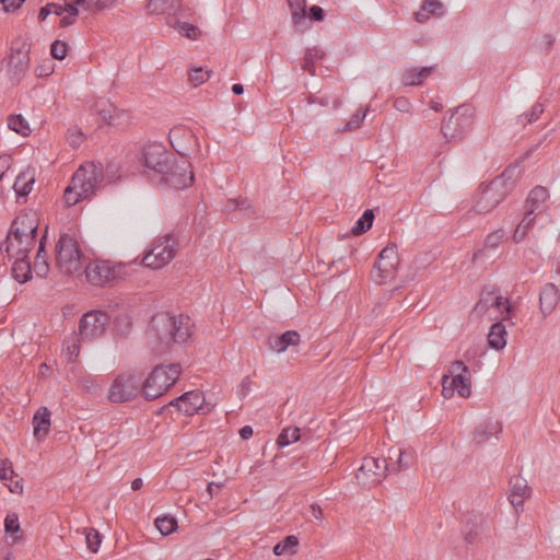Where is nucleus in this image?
<instances>
[{
	"instance_id": "nucleus-5",
	"label": "nucleus",
	"mask_w": 560,
	"mask_h": 560,
	"mask_svg": "<svg viewBox=\"0 0 560 560\" xmlns=\"http://www.w3.org/2000/svg\"><path fill=\"white\" fill-rule=\"evenodd\" d=\"M475 118V108L469 104L457 106L447 120L442 122L441 132L451 143L462 141L471 129Z\"/></svg>"
},
{
	"instance_id": "nucleus-43",
	"label": "nucleus",
	"mask_w": 560,
	"mask_h": 560,
	"mask_svg": "<svg viewBox=\"0 0 560 560\" xmlns=\"http://www.w3.org/2000/svg\"><path fill=\"white\" fill-rule=\"evenodd\" d=\"M374 220V213L372 210L368 209L363 212V214L357 220L354 225L352 226V233L354 235H361L371 229Z\"/></svg>"
},
{
	"instance_id": "nucleus-62",
	"label": "nucleus",
	"mask_w": 560,
	"mask_h": 560,
	"mask_svg": "<svg viewBox=\"0 0 560 560\" xmlns=\"http://www.w3.org/2000/svg\"><path fill=\"white\" fill-rule=\"evenodd\" d=\"M308 18L312 21L320 22L325 18V12L320 7L312 5L308 10Z\"/></svg>"
},
{
	"instance_id": "nucleus-7",
	"label": "nucleus",
	"mask_w": 560,
	"mask_h": 560,
	"mask_svg": "<svg viewBox=\"0 0 560 560\" xmlns=\"http://www.w3.org/2000/svg\"><path fill=\"white\" fill-rule=\"evenodd\" d=\"M457 393L458 396L467 398L471 394V380L467 365L463 361H455L450 368V375L442 377V395L450 399Z\"/></svg>"
},
{
	"instance_id": "nucleus-58",
	"label": "nucleus",
	"mask_w": 560,
	"mask_h": 560,
	"mask_svg": "<svg viewBox=\"0 0 560 560\" xmlns=\"http://www.w3.org/2000/svg\"><path fill=\"white\" fill-rule=\"evenodd\" d=\"M54 72V65L49 59L44 60L35 68V74L38 78H45Z\"/></svg>"
},
{
	"instance_id": "nucleus-39",
	"label": "nucleus",
	"mask_w": 560,
	"mask_h": 560,
	"mask_svg": "<svg viewBox=\"0 0 560 560\" xmlns=\"http://www.w3.org/2000/svg\"><path fill=\"white\" fill-rule=\"evenodd\" d=\"M325 51L319 47L307 48L304 58L302 69L307 71L311 75H315V60L323 59Z\"/></svg>"
},
{
	"instance_id": "nucleus-1",
	"label": "nucleus",
	"mask_w": 560,
	"mask_h": 560,
	"mask_svg": "<svg viewBox=\"0 0 560 560\" xmlns=\"http://www.w3.org/2000/svg\"><path fill=\"white\" fill-rule=\"evenodd\" d=\"M194 323L187 315L160 312L152 316L147 342L156 353L167 351L173 343H184L192 335Z\"/></svg>"
},
{
	"instance_id": "nucleus-13",
	"label": "nucleus",
	"mask_w": 560,
	"mask_h": 560,
	"mask_svg": "<svg viewBox=\"0 0 560 560\" xmlns=\"http://www.w3.org/2000/svg\"><path fill=\"white\" fill-rule=\"evenodd\" d=\"M142 387V376L137 372H127L118 375L113 382L108 399L113 402H124L132 399Z\"/></svg>"
},
{
	"instance_id": "nucleus-45",
	"label": "nucleus",
	"mask_w": 560,
	"mask_h": 560,
	"mask_svg": "<svg viewBox=\"0 0 560 560\" xmlns=\"http://www.w3.org/2000/svg\"><path fill=\"white\" fill-rule=\"evenodd\" d=\"M8 127L21 136H28L31 128L27 121L21 115H11L8 118Z\"/></svg>"
},
{
	"instance_id": "nucleus-29",
	"label": "nucleus",
	"mask_w": 560,
	"mask_h": 560,
	"mask_svg": "<svg viewBox=\"0 0 560 560\" xmlns=\"http://www.w3.org/2000/svg\"><path fill=\"white\" fill-rule=\"evenodd\" d=\"M549 194L545 187L537 186L530 190L525 208L527 212H532L533 214H538L545 209V202L548 199Z\"/></svg>"
},
{
	"instance_id": "nucleus-42",
	"label": "nucleus",
	"mask_w": 560,
	"mask_h": 560,
	"mask_svg": "<svg viewBox=\"0 0 560 560\" xmlns=\"http://www.w3.org/2000/svg\"><path fill=\"white\" fill-rule=\"evenodd\" d=\"M299 546V539L294 535L287 536L282 541L278 542L273 547V553L276 556H283L285 553H295V548Z\"/></svg>"
},
{
	"instance_id": "nucleus-37",
	"label": "nucleus",
	"mask_w": 560,
	"mask_h": 560,
	"mask_svg": "<svg viewBox=\"0 0 560 560\" xmlns=\"http://www.w3.org/2000/svg\"><path fill=\"white\" fill-rule=\"evenodd\" d=\"M80 335L72 334L63 342L62 354L68 362H74L80 354Z\"/></svg>"
},
{
	"instance_id": "nucleus-31",
	"label": "nucleus",
	"mask_w": 560,
	"mask_h": 560,
	"mask_svg": "<svg viewBox=\"0 0 560 560\" xmlns=\"http://www.w3.org/2000/svg\"><path fill=\"white\" fill-rule=\"evenodd\" d=\"M166 24L177 31L182 36L188 39L196 40L200 37L201 31L191 23L182 22L177 19V15L166 18Z\"/></svg>"
},
{
	"instance_id": "nucleus-38",
	"label": "nucleus",
	"mask_w": 560,
	"mask_h": 560,
	"mask_svg": "<svg viewBox=\"0 0 560 560\" xmlns=\"http://www.w3.org/2000/svg\"><path fill=\"white\" fill-rule=\"evenodd\" d=\"M44 240H45V236L42 237V240L39 242L38 250H37V254H36V257H35V261H34V265H33V270L35 271V273L38 277H42V278L47 277V275L49 272V265H48V261H47V254H46V252L44 249Z\"/></svg>"
},
{
	"instance_id": "nucleus-8",
	"label": "nucleus",
	"mask_w": 560,
	"mask_h": 560,
	"mask_svg": "<svg viewBox=\"0 0 560 560\" xmlns=\"http://www.w3.org/2000/svg\"><path fill=\"white\" fill-rule=\"evenodd\" d=\"M153 182L177 190L187 188L194 182L191 165L187 160L172 159Z\"/></svg>"
},
{
	"instance_id": "nucleus-40",
	"label": "nucleus",
	"mask_w": 560,
	"mask_h": 560,
	"mask_svg": "<svg viewBox=\"0 0 560 560\" xmlns=\"http://www.w3.org/2000/svg\"><path fill=\"white\" fill-rule=\"evenodd\" d=\"M440 9H442V3L439 0H425L421 9L415 14V19L419 23H424L431 14H434Z\"/></svg>"
},
{
	"instance_id": "nucleus-61",
	"label": "nucleus",
	"mask_w": 560,
	"mask_h": 560,
	"mask_svg": "<svg viewBox=\"0 0 560 560\" xmlns=\"http://www.w3.org/2000/svg\"><path fill=\"white\" fill-rule=\"evenodd\" d=\"M7 481L8 482L5 483V486L8 487L10 492H12V493H22L23 485H22L21 479L18 478V476L16 477H12V479H8Z\"/></svg>"
},
{
	"instance_id": "nucleus-27",
	"label": "nucleus",
	"mask_w": 560,
	"mask_h": 560,
	"mask_svg": "<svg viewBox=\"0 0 560 560\" xmlns=\"http://www.w3.org/2000/svg\"><path fill=\"white\" fill-rule=\"evenodd\" d=\"M434 66L429 67H409L404 70L401 73V83L407 86H416L421 85L427 78L432 73V71L435 69Z\"/></svg>"
},
{
	"instance_id": "nucleus-48",
	"label": "nucleus",
	"mask_w": 560,
	"mask_h": 560,
	"mask_svg": "<svg viewBox=\"0 0 560 560\" xmlns=\"http://www.w3.org/2000/svg\"><path fill=\"white\" fill-rule=\"evenodd\" d=\"M300 440L299 428H285L278 436L277 443L280 447H284Z\"/></svg>"
},
{
	"instance_id": "nucleus-32",
	"label": "nucleus",
	"mask_w": 560,
	"mask_h": 560,
	"mask_svg": "<svg viewBox=\"0 0 560 560\" xmlns=\"http://www.w3.org/2000/svg\"><path fill=\"white\" fill-rule=\"evenodd\" d=\"M34 436L42 439L47 435L50 427V412L46 407L39 408L33 417Z\"/></svg>"
},
{
	"instance_id": "nucleus-64",
	"label": "nucleus",
	"mask_w": 560,
	"mask_h": 560,
	"mask_svg": "<svg viewBox=\"0 0 560 560\" xmlns=\"http://www.w3.org/2000/svg\"><path fill=\"white\" fill-rule=\"evenodd\" d=\"M394 107L399 112H408L410 108V103L407 98L399 97L395 100Z\"/></svg>"
},
{
	"instance_id": "nucleus-17",
	"label": "nucleus",
	"mask_w": 560,
	"mask_h": 560,
	"mask_svg": "<svg viewBox=\"0 0 560 560\" xmlns=\"http://www.w3.org/2000/svg\"><path fill=\"white\" fill-rule=\"evenodd\" d=\"M171 160V154L161 143H150L143 149V166L152 180L161 174Z\"/></svg>"
},
{
	"instance_id": "nucleus-41",
	"label": "nucleus",
	"mask_w": 560,
	"mask_h": 560,
	"mask_svg": "<svg viewBox=\"0 0 560 560\" xmlns=\"http://www.w3.org/2000/svg\"><path fill=\"white\" fill-rule=\"evenodd\" d=\"M535 218H536L535 214H533L532 212H527V211L525 212L522 221L518 223V225L516 226V229L514 231V234H513L514 242L518 243L524 240V237L528 233L529 229L534 224Z\"/></svg>"
},
{
	"instance_id": "nucleus-30",
	"label": "nucleus",
	"mask_w": 560,
	"mask_h": 560,
	"mask_svg": "<svg viewBox=\"0 0 560 560\" xmlns=\"http://www.w3.org/2000/svg\"><path fill=\"white\" fill-rule=\"evenodd\" d=\"M501 431L502 424L499 420L487 419L476 428L474 439L478 443H485L492 435H498Z\"/></svg>"
},
{
	"instance_id": "nucleus-20",
	"label": "nucleus",
	"mask_w": 560,
	"mask_h": 560,
	"mask_svg": "<svg viewBox=\"0 0 560 560\" xmlns=\"http://www.w3.org/2000/svg\"><path fill=\"white\" fill-rule=\"evenodd\" d=\"M170 406H176L178 410L186 415H194L197 412L208 413L211 408L205 404V396L198 390H191L183 394L170 402Z\"/></svg>"
},
{
	"instance_id": "nucleus-47",
	"label": "nucleus",
	"mask_w": 560,
	"mask_h": 560,
	"mask_svg": "<svg viewBox=\"0 0 560 560\" xmlns=\"http://www.w3.org/2000/svg\"><path fill=\"white\" fill-rule=\"evenodd\" d=\"M83 534L85 536L88 549L93 553L97 552L102 542V536L100 532L93 527H90L84 528Z\"/></svg>"
},
{
	"instance_id": "nucleus-11",
	"label": "nucleus",
	"mask_w": 560,
	"mask_h": 560,
	"mask_svg": "<svg viewBox=\"0 0 560 560\" xmlns=\"http://www.w3.org/2000/svg\"><path fill=\"white\" fill-rule=\"evenodd\" d=\"M104 179L102 164L88 162L81 165L73 174L71 182L73 187L81 190V194L91 197L95 194Z\"/></svg>"
},
{
	"instance_id": "nucleus-34",
	"label": "nucleus",
	"mask_w": 560,
	"mask_h": 560,
	"mask_svg": "<svg viewBox=\"0 0 560 560\" xmlns=\"http://www.w3.org/2000/svg\"><path fill=\"white\" fill-rule=\"evenodd\" d=\"M506 329L501 322L492 324L488 334V341L491 348L501 350L506 346Z\"/></svg>"
},
{
	"instance_id": "nucleus-51",
	"label": "nucleus",
	"mask_w": 560,
	"mask_h": 560,
	"mask_svg": "<svg viewBox=\"0 0 560 560\" xmlns=\"http://www.w3.org/2000/svg\"><path fill=\"white\" fill-rule=\"evenodd\" d=\"M544 113V106L540 103H536L532 106L528 113H524L520 116V121L524 125L530 124L539 118V116Z\"/></svg>"
},
{
	"instance_id": "nucleus-35",
	"label": "nucleus",
	"mask_w": 560,
	"mask_h": 560,
	"mask_svg": "<svg viewBox=\"0 0 560 560\" xmlns=\"http://www.w3.org/2000/svg\"><path fill=\"white\" fill-rule=\"evenodd\" d=\"M4 532L10 538V545H15L22 540V536L19 535L21 532L19 516L15 512H10L7 514L4 518Z\"/></svg>"
},
{
	"instance_id": "nucleus-6",
	"label": "nucleus",
	"mask_w": 560,
	"mask_h": 560,
	"mask_svg": "<svg viewBox=\"0 0 560 560\" xmlns=\"http://www.w3.org/2000/svg\"><path fill=\"white\" fill-rule=\"evenodd\" d=\"M182 373V366L176 363L156 366L142 382V392L147 399H155L162 396L175 384Z\"/></svg>"
},
{
	"instance_id": "nucleus-63",
	"label": "nucleus",
	"mask_w": 560,
	"mask_h": 560,
	"mask_svg": "<svg viewBox=\"0 0 560 560\" xmlns=\"http://www.w3.org/2000/svg\"><path fill=\"white\" fill-rule=\"evenodd\" d=\"M88 0H65L67 5H69V12L73 14H79V7H86Z\"/></svg>"
},
{
	"instance_id": "nucleus-54",
	"label": "nucleus",
	"mask_w": 560,
	"mask_h": 560,
	"mask_svg": "<svg viewBox=\"0 0 560 560\" xmlns=\"http://www.w3.org/2000/svg\"><path fill=\"white\" fill-rule=\"evenodd\" d=\"M209 78L210 73L202 68H195L189 73V80L195 86L205 83Z\"/></svg>"
},
{
	"instance_id": "nucleus-4",
	"label": "nucleus",
	"mask_w": 560,
	"mask_h": 560,
	"mask_svg": "<svg viewBox=\"0 0 560 560\" xmlns=\"http://www.w3.org/2000/svg\"><path fill=\"white\" fill-rule=\"evenodd\" d=\"M178 249V238L174 233H166L154 238L142 257V265L151 269H161L168 265Z\"/></svg>"
},
{
	"instance_id": "nucleus-60",
	"label": "nucleus",
	"mask_w": 560,
	"mask_h": 560,
	"mask_svg": "<svg viewBox=\"0 0 560 560\" xmlns=\"http://www.w3.org/2000/svg\"><path fill=\"white\" fill-rule=\"evenodd\" d=\"M26 0H0L4 12H14L21 8Z\"/></svg>"
},
{
	"instance_id": "nucleus-36",
	"label": "nucleus",
	"mask_w": 560,
	"mask_h": 560,
	"mask_svg": "<svg viewBox=\"0 0 560 560\" xmlns=\"http://www.w3.org/2000/svg\"><path fill=\"white\" fill-rule=\"evenodd\" d=\"M291 12L292 23L295 27H301L306 18V0H287Z\"/></svg>"
},
{
	"instance_id": "nucleus-10",
	"label": "nucleus",
	"mask_w": 560,
	"mask_h": 560,
	"mask_svg": "<svg viewBox=\"0 0 560 560\" xmlns=\"http://www.w3.org/2000/svg\"><path fill=\"white\" fill-rule=\"evenodd\" d=\"M127 275L125 264L109 260H94L85 267V277L93 285H105L122 279Z\"/></svg>"
},
{
	"instance_id": "nucleus-59",
	"label": "nucleus",
	"mask_w": 560,
	"mask_h": 560,
	"mask_svg": "<svg viewBox=\"0 0 560 560\" xmlns=\"http://www.w3.org/2000/svg\"><path fill=\"white\" fill-rule=\"evenodd\" d=\"M12 477H16L12 465L8 460H3L0 465V479L7 481L8 479H12Z\"/></svg>"
},
{
	"instance_id": "nucleus-53",
	"label": "nucleus",
	"mask_w": 560,
	"mask_h": 560,
	"mask_svg": "<svg viewBox=\"0 0 560 560\" xmlns=\"http://www.w3.org/2000/svg\"><path fill=\"white\" fill-rule=\"evenodd\" d=\"M78 385L81 389L89 393H96L101 386L92 376H82L78 380Z\"/></svg>"
},
{
	"instance_id": "nucleus-52",
	"label": "nucleus",
	"mask_w": 560,
	"mask_h": 560,
	"mask_svg": "<svg viewBox=\"0 0 560 560\" xmlns=\"http://www.w3.org/2000/svg\"><path fill=\"white\" fill-rule=\"evenodd\" d=\"M116 2L117 0H88L85 10L91 12H100L114 5Z\"/></svg>"
},
{
	"instance_id": "nucleus-46",
	"label": "nucleus",
	"mask_w": 560,
	"mask_h": 560,
	"mask_svg": "<svg viewBox=\"0 0 560 560\" xmlns=\"http://www.w3.org/2000/svg\"><path fill=\"white\" fill-rule=\"evenodd\" d=\"M503 236H504L503 230H497V231L490 233L485 240V248L476 252L474 254L472 259L477 260L480 256H482L485 254V249H487V248H497L499 246V244L502 242Z\"/></svg>"
},
{
	"instance_id": "nucleus-26",
	"label": "nucleus",
	"mask_w": 560,
	"mask_h": 560,
	"mask_svg": "<svg viewBox=\"0 0 560 560\" xmlns=\"http://www.w3.org/2000/svg\"><path fill=\"white\" fill-rule=\"evenodd\" d=\"M36 182V170L33 166H27L21 172L14 182L13 189L18 198L26 197L33 190Z\"/></svg>"
},
{
	"instance_id": "nucleus-56",
	"label": "nucleus",
	"mask_w": 560,
	"mask_h": 560,
	"mask_svg": "<svg viewBox=\"0 0 560 560\" xmlns=\"http://www.w3.org/2000/svg\"><path fill=\"white\" fill-rule=\"evenodd\" d=\"M83 132L77 128H70L67 133V140L68 142L73 147H79L83 142Z\"/></svg>"
},
{
	"instance_id": "nucleus-14",
	"label": "nucleus",
	"mask_w": 560,
	"mask_h": 560,
	"mask_svg": "<svg viewBox=\"0 0 560 560\" xmlns=\"http://www.w3.org/2000/svg\"><path fill=\"white\" fill-rule=\"evenodd\" d=\"M388 470L389 465L386 459L368 456L363 458L355 478L361 486L371 488L378 485L387 476Z\"/></svg>"
},
{
	"instance_id": "nucleus-18",
	"label": "nucleus",
	"mask_w": 560,
	"mask_h": 560,
	"mask_svg": "<svg viewBox=\"0 0 560 560\" xmlns=\"http://www.w3.org/2000/svg\"><path fill=\"white\" fill-rule=\"evenodd\" d=\"M92 113L101 117L103 121L115 127H125L130 124L131 115L128 110L117 108L105 98L97 100L92 106Z\"/></svg>"
},
{
	"instance_id": "nucleus-15",
	"label": "nucleus",
	"mask_w": 560,
	"mask_h": 560,
	"mask_svg": "<svg viewBox=\"0 0 560 560\" xmlns=\"http://www.w3.org/2000/svg\"><path fill=\"white\" fill-rule=\"evenodd\" d=\"M503 313H510L509 301L493 291H483L480 300L474 307L476 316H486L489 320L498 319Z\"/></svg>"
},
{
	"instance_id": "nucleus-25",
	"label": "nucleus",
	"mask_w": 560,
	"mask_h": 560,
	"mask_svg": "<svg viewBox=\"0 0 560 560\" xmlns=\"http://www.w3.org/2000/svg\"><path fill=\"white\" fill-rule=\"evenodd\" d=\"M301 341V336L295 330H287L281 335L270 336L268 346L270 350L281 353L284 352L290 346H298Z\"/></svg>"
},
{
	"instance_id": "nucleus-3",
	"label": "nucleus",
	"mask_w": 560,
	"mask_h": 560,
	"mask_svg": "<svg viewBox=\"0 0 560 560\" xmlns=\"http://www.w3.org/2000/svg\"><path fill=\"white\" fill-rule=\"evenodd\" d=\"M514 168H506L489 184L479 187L472 206L477 213L490 212L506 197L514 185Z\"/></svg>"
},
{
	"instance_id": "nucleus-2",
	"label": "nucleus",
	"mask_w": 560,
	"mask_h": 560,
	"mask_svg": "<svg viewBox=\"0 0 560 560\" xmlns=\"http://www.w3.org/2000/svg\"><path fill=\"white\" fill-rule=\"evenodd\" d=\"M37 231L36 219L33 215H19L11 225L5 241L0 245L9 257H28L35 245Z\"/></svg>"
},
{
	"instance_id": "nucleus-21",
	"label": "nucleus",
	"mask_w": 560,
	"mask_h": 560,
	"mask_svg": "<svg viewBox=\"0 0 560 560\" xmlns=\"http://www.w3.org/2000/svg\"><path fill=\"white\" fill-rule=\"evenodd\" d=\"M168 139L173 149L180 155H188L190 150L197 144V139L190 129L185 127H174L168 133Z\"/></svg>"
},
{
	"instance_id": "nucleus-24",
	"label": "nucleus",
	"mask_w": 560,
	"mask_h": 560,
	"mask_svg": "<svg viewBox=\"0 0 560 560\" xmlns=\"http://www.w3.org/2000/svg\"><path fill=\"white\" fill-rule=\"evenodd\" d=\"M145 10L149 14H165L166 18L175 16L183 11L182 0H148Z\"/></svg>"
},
{
	"instance_id": "nucleus-28",
	"label": "nucleus",
	"mask_w": 560,
	"mask_h": 560,
	"mask_svg": "<svg viewBox=\"0 0 560 560\" xmlns=\"http://www.w3.org/2000/svg\"><path fill=\"white\" fill-rule=\"evenodd\" d=\"M388 455L389 471L399 472L409 468L413 463L412 453H408L401 448H390Z\"/></svg>"
},
{
	"instance_id": "nucleus-50",
	"label": "nucleus",
	"mask_w": 560,
	"mask_h": 560,
	"mask_svg": "<svg viewBox=\"0 0 560 560\" xmlns=\"http://www.w3.org/2000/svg\"><path fill=\"white\" fill-rule=\"evenodd\" d=\"M88 198L84 194H81V190L73 187V183L65 189L63 192V201L66 206L71 207L77 205L80 200Z\"/></svg>"
},
{
	"instance_id": "nucleus-16",
	"label": "nucleus",
	"mask_w": 560,
	"mask_h": 560,
	"mask_svg": "<svg viewBox=\"0 0 560 560\" xmlns=\"http://www.w3.org/2000/svg\"><path fill=\"white\" fill-rule=\"evenodd\" d=\"M398 262L399 259L395 245H389L383 248L374 264V270L372 272L374 281L382 284L393 279Z\"/></svg>"
},
{
	"instance_id": "nucleus-44",
	"label": "nucleus",
	"mask_w": 560,
	"mask_h": 560,
	"mask_svg": "<svg viewBox=\"0 0 560 560\" xmlns=\"http://www.w3.org/2000/svg\"><path fill=\"white\" fill-rule=\"evenodd\" d=\"M156 529L163 535L167 536L177 529V521L173 516H160L156 517L155 522Z\"/></svg>"
},
{
	"instance_id": "nucleus-57",
	"label": "nucleus",
	"mask_w": 560,
	"mask_h": 560,
	"mask_svg": "<svg viewBox=\"0 0 560 560\" xmlns=\"http://www.w3.org/2000/svg\"><path fill=\"white\" fill-rule=\"evenodd\" d=\"M366 116V112L357 110L346 125L347 130L358 129Z\"/></svg>"
},
{
	"instance_id": "nucleus-12",
	"label": "nucleus",
	"mask_w": 560,
	"mask_h": 560,
	"mask_svg": "<svg viewBox=\"0 0 560 560\" xmlns=\"http://www.w3.org/2000/svg\"><path fill=\"white\" fill-rule=\"evenodd\" d=\"M109 325V316L102 311H90L79 322V335L82 342H91L102 338Z\"/></svg>"
},
{
	"instance_id": "nucleus-19",
	"label": "nucleus",
	"mask_w": 560,
	"mask_h": 560,
	"mask_svg": "<svg viewBox=\"0 0 560 560\" xmlns=\"http://www.w3.org/2000/svg\"><path fill=\"white\" fill-rule=\"evenodd\" d=\"M30 69V56L27 51L18 49L12 51L7 59L5 74L9 81L18 85L25 78Z\"/></svg>"
},
{
	"instance_id": "nucleus-9",
	"label": "nucleus",
	"mask_w": 560,
	"mask_h": 560,
	"mask_svg": "<svg viewBox=\"0 0 560 560\" xmlns=\"http://www.w3.org/2000/svg\"><path fill=\"white\" fill-rule=\"evenodd\" d=\"M56 266L67 275H72L81 268V250L77 240L68 234H62L55 247Z\"/></svg>"
},
{
	"instance_id": "nucleus-49",
	"label": "nucleus",
	"mask_w": 560,
	"mask_h": 560,
	"mask_svg": "<svg viewBox=\"0 0 560 560\" xmlns=\"http://www.w3.org/2000/svg\"><path fill=\"white\" fill-rule=\"evenodd\" d=\"M132 328V322L128 314L124 313L114 319V329L120 336H127Z\"/></svg>"
},
{
	"instance_id": "nucleus-23",
	"label": "nucleus",
	"mask_w": 560,
	"mask_h": 560,
	"mask_svg": "<svg viewBox=\"0 0 560 560\" xmlns=\"http://www.w3.org/2000/svg\"><path fill=\"white\" fill-rule=\"evenodd\" d=\"M560 300V292L553 283H547L542 287L539 294V308L544 317L550 315Z\"/></svg>"
},
{
	"instance_id": "nucleus-55",
	"label": "nucleus",
	"mask_w": 560,
	"mask_h": 560,
	"mask_svg": "<svg viewBox=\"0 0 560 560\" xmlns=\"http://www.w3.org/2000/svg\"><path fill=\"white\" fill-rule=\"evenodd\" d=\"M68 52V45L61 40H55L50 46V54L55 59L62 60Z\"/></svg>"
},
{
	"instance_id": "nucleus-22",
	"label": "nucleus",
	"mask_w": 560,
	"mask_h": 560,
	"mask_svg": "<svg viewBox=\"0 0 560 560\" xmlns=\"http://www.w3.org/2000/svg\"><path fill=\"white\" fill-rule=\"evenodd\" d=\"M532 490L527 480L520 475L510 479L509 501L515 509L516 513L523 511L524 501L530 497Z\"/></svg>"
},
{
	"instance_id": "nucleus-33",
	"label": "nucleus",
	"mask_w": 560,
	"mask_h": 560,
	"mask_svg": "<svg viewBox=\"0 0 560 560\" xmlns=\"http://www.w3.org/2000/svg\"><path fill=\"white\" fill-rule=\"evenodd\" d=\"M13 260L12 275L14 279L21 283H25L31 279L32 267L28 257H9Z\"/></svg>"
}]
</instances>
